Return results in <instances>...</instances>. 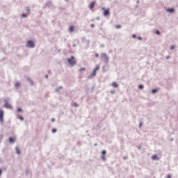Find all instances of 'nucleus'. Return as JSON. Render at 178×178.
I'll return each mask as SVG.
<instances>
[{
	"label": "nucleus",
	"instance_id": "f257e3e1",
	"mask_svg": "<svg viewBox=\"0 0 178 178\" xmlns=\"http://www.w3.org/2000/svg\"><path fill=\"white\" fill-rule=\"evenodd\" d=\"M67 62L71 66H74L77 63V61H76V58L74 56H72L70 58H68Z\"/></svg>",
	"mask_w": 178,
	"mask_h": 178
},
{
	"label": "nucleus",
	"instance_id": "f03ea898",
	"mask_svg": "<svg viewBox=\"0 0 178 178\" xmlns=\"http://www.w3.org/2000/svg\"><path fill=\"white\" fill-rule=\"evenodd\" d=\"M101 59H103L104 63H108L109 62V57L106 54L102 53L100 56Z\"/></svg>",
	"mask_w": 178,
	"mask_h": 178
},
{
	"label": "nucleus",
	"instance_id": "7ed1b4c3",
	"mask_svg": "<svg viewBox=\"0 0 178 178\" xmlns=\"http://www.w3.org/2000/svg\"><path fill=\"white\" fill-rule=\"evenodd\" d=\"M26 47L27 48H34L35 47V44L34 43V42L33 40H28L26 42Z\"/></svg>",
	"mask_w": 178,
	"mask_h": 178
},
{
	"label": "nucleus",
	"instance_id": "20e7f679",
	"mask_svg": "<svg viewBox=\"0 0 178 178\" xmlns=\"http://www.w3.org/2000/svg\"><path fill=\"white\" fill-rule=\"evenodd\" d=\"M5 104H4V108H6L7 109H11L12 105L8 103L7 100H5Z\"/></svg>",
	"mask_w": 178,
	"mask_h": 178
},
{
	"label": "nucleus",
	"instance_id": "39448f33",
	"mask_svg": "<svg viewBox=\"0 0 178 178\" xmlns=\"http://www.w3.org/2000/svg\"><path fill=\"white\" fill-rule=\"evenodd\" d=\"M165 11L168 12V13H175L176 12V10L175 8H165Z\"/></svg>",
	"mask_w": 178,
	"mask_h": 178
},
{
	"label": "nucleus",
	"instance_id": "423d86ee",
	"mask_svg": "<svg viewBox=\"0 0 178 178\" xmlns=\"http://www.w3.org/2000/svg\"><path fill=\"white\" fill-rule=\"evenodd\" d=\"M97 75V72H95V71H93V72L92 74H90L88 76V79H94V77H95V76Z\"/></svg>",
	"mask_w": 178,
	"mask_h": 178
},
{
	"label": "nucleus",
	"instance_id": "0eeeda50",
	"mask_svg": "<svg viewBox=\"0 0 178 178\" xmlns=\"http://www.w3.org/2000/svg\"><path fill=\"white\" fill-rule=\"evenodd\" d=\"M0 122H3V110H0Z\"/></svg>",
	"mask_w": 178,
	"mask_h": 178
},
{
	"label": "nucleus",
	"instance_id": "6e6552de",
	"mask_svg": "<svg viewBox=\"0 0 178 178\" xmlns=\"http://www.w3.org/2000/svg\"><path fill=\"white\" fill-rule=\"evenodd\" d=\"M111 15V11L109 9H106L104 11V16H109Z\"/></svg>",
	"mask_w": 178,
	"mask_h": 178
},
{
	"label": "nucleus",
	"instance_id": "1a4fd4ad",
	"mask_svg": "<svg viewBox=\"0 0 178 178\" xmlns=\"http://www.w3.org/2000/svg\"><path fill=\"white\" fill-rule=\"evenodd\" d=\"M152 161H159V157L158 156V154H154L152 156Z\"/></svg>",
	"mask_w": 178,
	"mask_h": 178
},
{
	"label": "nucleus",
	"instance_id": "9d476101",
	"mask_svg": "<svg viewBox=\"0 0 178 178\" xmlns=\"http://www.w3.org/2000/svg\"><path fill=\"white\" fill-rule=\"evenodd\" d=\"M26 80H27L29 81V83H30V84H31V86H34V82L33 81V80H31V79H30V77L26 76Z\"/></svg>",
	"mask_w": 178,
	"mask_h": 178
},
{
	"label": "nucleus",
	"instance_id": "9b49d317",
	"mask_svg": "<svg viewBox=\"0 0 178 178\" xmlns=\"http://www.w3.org/2000/svg\"><path fill=\"white\" fill-rule=\"evenodd\" d=\"M94 6H95V1H93L90 3V9H91V10H92L94 9Z\"/></svg>",
	"mask_w": 178,
	"mask_h": 178
},
{
	"label": "nucleus",
	"instance_id": "f8f14e48",
	"mask_svg": "<svg viewBox=\"0 0 178 178\" xmlns=\"http://www.w3.org/2000/svg\"><path fill=\"white\" fill-rule=\"evenodd\" d=\"M113 87H114L115 88H118L119 87V85L118 84V83L116 82H113L112 83Z\"/></svg>",
	"mask_w": 178,
	"mask_h": 178
},
{
	"label": "nucleus",
	"instance_id": "ddd939ff",
	"mask_svg": "<svg viewBox=\"0 0 178 178\" xmlns=\"http://www.w3.org/2000/svg\"><path fill=\"white\" fill-rule=\"evenodd\" d=\"M15 149H16V153L17 154V155H20V154H21L20 149H19V147H16Z\"/></svg>",
	"mask_w": 178,
	"mask_h": 178
},
{
	"label": "nucleus",
	"instance_id": "4468645a",
	"mask_svg": "<svg viewBox=\"0 0 178 178\" xmlns=\"http://www.w3.org/2000/svg\"><path fill=\"white\" fill-rule=\"evenodd\" d=\"M97 70H99V65H97L95 68L94 69L93 72H97Z\"/></svg>",
	"mask_w": 178,
	"mask_h": 178
},
{
	"label": "nucleus",
	"instance_id": "2eb2a0df",
	"mask_svg": "<svg viewBox=\"0 0 178 178\" xmlns=\"http://www.w3.org/2000/svg\"><path fill=\"white\" fill-rule=\"evenodd\" d=\"M159 91V88L153 89L152 90V94H156V92Z\"/></svg>",
	"mask_w": 178,
	"mask_h": 178
},
{
	"label": "nucleus",
	"instance_id": "dca6fc26",
	"mask_svg": "<svg viewBox=\"0 0 178 178\" xmlns=\"http://www.w3.org/2000/svg\"><path fill=\"white\" fill-rule=\"evenodd\" d=\"M17 119H20V120H24V118H23V116L20 115H17Z\"/></svg>",
	"mask_w": 178,
	"mask_h": 178
},
{
	"label": "nucleus",
	"instance_id": "f3484780",
	"mask_svg": "<svg viewBox=\"0 0 178 178\" xmlns=\"http://www.w3.org/2000/svg\"><path fill=\"white\" fill-rule=\"evenodd\" d=\"M62 88H63V86H60V87H58V88H56V89H55L56 92H59V90H62Z\"/></svg>",
	"mask_w": 178,
	"mask_h": 178
},
{
	"label": "nucleus",
	"instance_id": "a211bd4d",
	"mask_svg": "<svg viewBox=\"0 0 178 178\" xmlns=\"http://www.w3.org/2000/svg\"><path fill=\"white\" fill-rule=\"evenodd\" d=\"M9 143H10L11 144H14L15 139L13 138H9Z\"/></svg>",
	"mask_w": 178,
	"mask_h": 178
},
{
	"label": "nucleus",
	"instance_id": "6ab92c4d",
	"mask_svg": "<svg viewBox=\"0 0 178 178\" xmlns=\"http://www.w3.org/2000/svg\"><path fill=\"white\" fill-rule=\"evenodd\" d=\"M51 5H52V3L51 1H47L45 3V6H51Z\"/></svg>",
	"mask_w": 178,
	"mask_h": 178
},
{
	"label": "nucleus",
	"instance_id": "aec40b11",
	"mask_svg": "<svg viewBox=\"0 0 178 178\" xmlns=\"http://www.w3.org/2000/svg\"><path fill=\"white\" fill-rule=\"evenodd\" d=\"M70 33H73V31H74V28L73 26H70L69 29Z\"/></svg>",
	"mask_w": 178,
	"mask_h": 178
},
{
	"label": "nucleus",
	"instance_id": "412c9836",
	"mask_svg": "<svg viewBox=\"0 0 178 178\" xmlns=\"http://www.w3.org/2000/svg\"><path fill=\"white\" fill-rule=\"evenodd\" d=\"M17 112H23V109H22V108H20V107H18Z\"/></svg>",
	"mask_w": 178,
	"mask_h": 178
},
{
	"label": "nucleus",
	"instance_id": "4be33fe9",
	"mask_svg": "<svg viewBox=\"0 0 178 178\" xmlns=\"http://www.w3.org/2000/svg\"><path fill=\"white\" fill-rule=\"evenodd\" d=\"M138 88H139L140 90H143V89L144 88V86H143V85H139Z\"/></svg>",
	"mask_w": 178,
	"mask_h": 178
},
{
	"label": "nucleus",
	"instance_id": "5701e85b",
	"mask_svg": "<svg viewBox=\"0 0 178 178\" xmlns=\"http://www.w3.org/2000/svg\"><path fill=\"white\" fill-rule=\"evenodd\" d=\"M86 71V67H82L79 70V72H84Z\"/></svg>",
	"mask_w": 178,
	"mask_h": 178
},
{
	"label": "nucleus",
	"instance_id": "b1692460",
	"mask_svg": "<svg viewBox=\"0 0 178 178\" xmlns=\"http://www.w3.org/2000/svg\"><path fill=\"white\" fill-rule=\"evenodd\" d=\"M102 155H103L104 156H105V155H106V150H103V151H102Z\"/></svg>",
	"mask_w": 178,
	"mask_h": 178
},
{
	"label": "nucleus",
	"instance_id": "393cba45",
	"mask_svg": "<svg viewBox=\"0 0 178 178\" xmlns=\"http://www.w3.org/2000/svg\"><path fill=\"white\" fill-rule=\"evenodd\" d=\"M115 28L118 29H121V28H122V26L118 24V25H116V26H115Z\"/></svg>",
	"mask_w": 178,
	"mask_h": 178
},
{
	"label": "nucleus",
	"instance_id": "a878e982",
	"mask_svg": "<svg viewBox=\"0 0 178 178\" xmlns=\"http://www.w3.org/2000/svg\"><path fill=\"white\" fill-rule=\"evenodd\" d=\"M175 48H176V46H175V45H172V46L170 47V49H171L172 51H173V49H175Z\"/></svg>",
	"mask_w": 178,
	"mask_h": 178
},
{
	"label": "nucleus",
	"instance_id": "bb28decb",
	"mask_svg": "<svg viewBox=\"0 0 178 178\" xmlns=\"http://www.w3.org/2000/svg\"><path fill=\"white\" fill-rule=\"evenodd\" d=\"M20 86V83H19V82H17L16 83H15V87H19Z\"/></svg>",
	"mask_w": 178,
	"mask_h": 178
},
{
	"label": "nucleus",
	"instance_id": "cd10ccee",
	"mask_svg": "<svg viewBox=\"0 0 178 178\" xmlns=\"http://www.w3.org/2000/svg\"><path fill=\"white\" fill-rule=\"evenodd\" d=\"M73 106H76V108H78L79 104H77V103H74V104H73Z\"/></svg>",
	"mask_w": 178,
	"mask_h": 178
},
{
	"label": "nucleus",
	"instance_id": "c85d7f7f",
	"mask_svg": "<svg viewBox=\"0 0 178 178\" xmlns=\"http://www.w3.org/2000/svg\"><path fill=\"white\" fill-rule=\"evenodd\" d=\"M2 138H3V135H0V143L2 141Z\"/></svg>",
	"mask_w": 178,
	"mask_h": 178
},
{
	"label": "nucleus",
	"instance_id": "c756f323",
	"mask_svg": "<svg viewBox=\"0 0 178 178\" xmlns=\"http://www.w3.org/2000/svg\"><path fill=\"white\" fill-rule=\"evenodd\" d=\"M102 161H106V159L105 158V156H102Z\"/></svg>",
	"mask_w": 178,
	"mask_h": 178
},
{
	"label": "nucleus",
	"instance_id": "7c9ffc66",
	"mask_svg": "<svg viewBox=\"0 0 178 178\" xmlns=\"http://www.w3.org/2000/svg\"><path fill=\"white\" fill-rule=\"evenodd\" d=\"M156 34H158V35H159L161 34V31H156Z\"/></svg>",
	"mask_w": 178,
	"mask_h": 178
},
{
	"label": "nucleus",
	"instance_id": "2f4dec72",
	"mask_svg": "<svg viewBox=\"0 0 178 178\" xmlns=\"http://www.w3.org/2000/svg\"><path fill=\"white\" fill-rule=\"evenodd\" d=\"M56 131H57L56 129H52V133H56Z\"/></svg>",
	"mask_w": 178,
	"mask_h": 178
},
{
	"label": "nucleus",
	"instance_id": "473e14b6",
	"mask_svg": "<svg viewBox=\"0 0 178 178\" xmlns=\"http://www.w3.org/2000/svg\"><path fill=\"white\" fill-rule=\"evenodd\" d=\"M26 10L30 13V8L27 7Z\"/></svg>",
	"mask_w": 178,
	"mask_h": 178
},
{
	"label": "nucleus",
	"instance_id": "72a5a7b5",
	"mask_svg": "<svg viewBox=\"0 0 178 178\" xmlns=\"http://www.w3.org/2000/svg\"><path fill=\"white\" fill-rule=\"evenodd\" d=\"M22 17H27V14H22Z\"/></svg>",
	"mask_w": 178,
	"mask_h": 178
},
{
	"label": "nucleus",
	"instance_id": "f704fd0d",
	"mask_svg": "<svg viewBox=\"0 0 178 178\" xmlns=\"http://www.w3.org/2000/svg\"><path fill=\"white\" fill-rule=\"evenodd\" d=\"M138 40H140V41H143V38H141V37H138Z\"/></svg>",
	"mask_w": 178,
	"mask_h": 178
},
{
	"label": "nucleus",
	"instance_id": "c9c22d12",
	"mask_svg": "<svg viewBox=\"0 0 178 178\" xmlns=\"http://www.w3.org/2000/svg\"><path fill=\"white\" fill-rule=\"evenodd\" d=\"M136 37H137V35L136 34L132 35V38H136Z\"/></svg>",
	"mask_w": 178,
	"mask_h": 178
},
{
	"label": "nucleus",
	"instance_id": "e433bc0d",
	"mask_svg": "<svg viewBox=\"0 0 178 178\" xmlns=\"http://www.w3.org/2000/svg\"><path fill=\"white\" fill-rule=\"evenodd\" d=\"M95 56H96V58H99V54H95Z\"/></svg>",
	"mask_w": 178,
	"mask_h": 178
},
{
	"label": "nucleus",
	"instance_id": "4c0bfd02",
	"mask_svg": "<svg viewBox=\"0 0 178 178\" xmlns=\"http://www.w3.org/2000/svg\"><path fill=\"white\" fill-rule=\"evenodd\" d=\"M141 126H143V123L142 122L140 123L139 127L141 128Z\"/></svg>",
	"mask_w": 178,
	"mask_h": 178
},
{
	"label": "nucleus",
	"instance_id": "58836bf2",
	"mask_svg": "<svg viewBox=\"0 0 178 178\" xmlns=\"http://www.w3.org/2000/svg\"><path fill=\"white\" fill-rule=\"evenodd\" d=\"M2 175V169L0 168V176Z\"/></svg>",
	"mask_w": 178,
	"mask_h": 178
},
{
	"label": "nucleus",
	"instance_id": "ea45409f",
	"mask_svg": "<svg viewBox=\"0 0 178 178\" xmlns=\"http://www.w3.org/2000/svg\"><path fill=\"white\" fill-rule=\"evenodd\" d=\"M90 26H91V27H95V25H94V24H90Z\"/></svg>",
	"mask_w": 178,
	"mask_h": 178
},
{
	"label": "nucleus",
	"instance_id": "a19ab883",
	"mask_svg": "<svg viewBox=\"0 0 178 178\" xmlns=\"http://www.w3.org/2000/svg\"><path fill=\"white\" fill-rule=\"evenodd\" d=\"M101 48H104L105 46L104 44L100 45Z\"/></svg>",
	"mask_w": 178,
	"mask_h": 178
},
{
	"label": "nucleus",
	"instance_id": "79ce46f5",
	"mask_svg": "<svg viewBox=\"0 0 178 178\" xmlns=\"http://www.w3.org/2000/svg\"><path fill=\"white\" fill-rule=\"evenodd\" d=\"M123 159H124L126 161V159H127V156H124Z\"/></svg>",
	"mask_w": 178,
	"mask_h": 178
},
{
	"label": "nucleus",
	"instance_id": "37998d69",
	"mask_svg": "<svg viewBox=\"0 0 178 178\" xmlns=\"http://www.w3.org/2000/svg\"><path fill=\"white\" fill-rule=\"evenodd\" d=\"M51 122H55V118H52Z\"/></svg>",
	"mask_w": 178,
	"mask_h": 178
},
{
	"label": "nucleus",
	"instance_id": "c03bdc74",
	"mask_svg": "<svg viewBox=\"0 0 178 178\" xmlns=\"http://www.w3.org/2000/svg\"><path fill=\"white\" fill-rule=\"evenodd\" d=\"M167 178H172V177L170 175H168Z\"/></svg>",
	"mask_w": 178,
	"mask_h": 178
},
{
	"label": "nucleus",
	"instance_id": "a18cd8bd",
	"mask_svg": "<svg viewBox=\"0 0 178 178\" xmlns=\"http://www.w3.org/2000/svg\"><path fill=\"white\" fill-rule=\"evenodd\" d=\"M136 2L137 3H140V0H138Z\"/></svg>",
	"mask_w": 178,
	"mask_h": 178
},
{
	"label": "nucleus",
	"instance_id": "49530a36",
	"mask_svg": "<svg viewBox=\"0 0 178 178\" xmlns=\"http://www.w3.org/2000/svg\"><path fill=\"white\" fill-rule=\"evenodd\" d=\"M102 10H105V7H103V8H102Z\"/></svg>",
	"mask_w": 178,
	"mask_h": 178
},
{
	"label": "nucleus",
	"instance_id": "de8ad7c7",
	"mask_svg": "<svg viewBox=\"0 0 178 178\" xmlns=\"http://www.w3.org/2000/svg\"><path fill=\"white\" fill-rule=\"evenodd\" d=\"M111 94H115V91H111Z\"/></svg>",
	"mask_w": 178,
	"mask_h": 178
},
{
	"label": "nucleus",
	"instance_id": "09e8293b",
	"mask_svg": "<svg viewBox=\"0 0 178 178\" xmlns=\"http://www.w3.org/2000/svg\"><path fill=\"white\" fill-rule=\"evenodd\" d=\"M45 78H46V79H48V75H46V76H45Z\"/></svg>",
	"mask_w": 178,
	"mask_h": 178
},
{
	"label": "nucleus",
	"instance_id": "8fccbe9b",
	"mask_svg": "<svg viewBox=\"0 0 178 178\" xmlns=\"http://www.w3.org/2000/svg\"><path fill=\"white\" fill-rule=\"evenodd\" d=\"M94 145H95V147H97V143H95Z\"/></svg>",
	"mask_w": 178,
	"mask_h": 178
},
{
	"label": "nucleus",
	"instance_id": "3c124183",
	"mask_svg": "<svg viewBox=\"0 0 178 178\" xmlns=\"http://www.w3.org/2000/svg\"><path fill=\"white\" fill-rule=\"evenodd\" d=\"M166 59H169V56H167V57H166Z\"/></svg>",
	"mask_w": 178,
	"mask_h": 178
},
{
	"label": "nucleus",
	"instance_id": "603ef678",
	"mask_svg": "<svg viewBox=\"0 0 178 178\" xmlns=\"http://www.w3.org/2000/svg\"><path fill=\"white\" fill-rule=\"evenodd\" d=\"M73 47H76V44H73Z\"/></svg>",
	"mask_w": 178,
	"mask_h": 178
},
{
	"label": "nucleus",
	"instance_id": "864d4df0",
	"mask_svg": "<svg viewBox=\"0 0 178 178\" xmlns=\"http://www.w3.org/2000/svg\"><path fill=\"white\" fill-rule=\"evenodd\" d=\"M65 1L67 2L68 0H65Z\"/></svg>",
	"mask_w": 178,
	"mask_h": 178
}]
</instances>
